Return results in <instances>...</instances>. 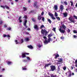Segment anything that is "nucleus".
Returning a JSON list of instances; mask_svg holds the SVG:
<instances>
[{
  "mask_svg": "<svg viewBox=\"0 0 77 77\" xmlns=\"http://www.w3.org/2000/svg\"><path fill=\"white\" fill-rule=\"evenodd\" d=\"M41 33L42 35H43V36L44 39H45V41L46 39L47 41L48 40V39L47 38V37H46L47 36V34L48 33V32L45 30V29H42L41 31Z\"/></svg>",
  "mask_w": 77,
  "mask_h": 77,
  "instance_id": "f257e3e1",
  "label": "nucleus"
},
{
  "mask_svg": "<svg viewBox=\"0 0 77 77\" xmlns=\"http://www.w3.org/2000/svg\"><path fill=\"white\" fill-rule=\"evenodd\" d=\"M53 36V35L51 34H50L48 35V40H47L46 39L44 41V44H45V45H46L47 44H48L49 43L51 39V37Z\"/></svg>",
  "mask_w": 77,
  "mask_h": 77,
  "instance_id": "f03ea898",
  "label": "nucleus"
},
{
  "mask_svg": "<svg viewBox=\"0 0 77 77\" xmlns=\"http://www.w3.org/2000/svg\"><path fill=\"white\" fill-rule=\"evenodd\" d=\"M65 29H66V26L63 24L62 25V26H60L59 30L62 33H65Z\"/></svg>",
  "mask_w": 77,
  "mask_h": 77,
  "instance_id": "7ed1b4c3",
  "label": "nucleus"
},
{
  "mask_svg": "<svg viewBox=\"0 0 77 77\" xmlns=\"http://www.w3.org/2000/svg\"><path fill=\"white\" fill-rule=\"evenodd\" d=\"M69 20L70 21V23H75V20L74 19H73V18L72 17H69Z\"/></svg>",
  "mask_w": 77,
  "mask_h": 77,
  "instance_id": "20e7f679",
  "label": "nucleus"
},
{
  "mask_svg": "<svg viewBox=\"0 0 77 77\" xmlns=\"http://www.w3.org/2000/svg\"><path fill=\"white\" fill-rule=\"evenodd\" d=\"M48 14L50 16L51 18H52V20H56V18L53 16V14H51L50 12H48Z\"/></svg>",
  "mask_w": 77,
  "mask_h": 77,
  "instance_id": "39448f33",
  "label": "nucleus"
},
{
  "mask_svg": "<svg viewBox=\"0 0 77 77\" xmlns=\"http://www.w3.org/2000/svg\"><path fill=\"white\" fill-rule=\"evenodd\" d=\"M33 6L34 7V8H36V9L38 8V2H36L34 3Z\"/></svg>",
  "mask_w": 77,
  "mask_h": 77,
  "instance_id": "423d86ee",
  "label": "nucleus"
},
{
  "mask_svg": "<svg viewBox=\"0 0 77 77\" xmlns=\"http://www.w3.org/2000/svg\"><path fill=\"white\" fill-rule=\"evenodd\" d=\"M50 67L52 71H54L56 69V67L54 66H51Z\"/></svg>",
  "mask_w": 77,
  "mask_h": 77,
  "instance_id": "0eeeda50",
  "label": "nucleus"
},
{
  "mask_svg": "<svg viewBox=\"0 0 77 77\" xmlns=\"http://www.w3.org/2000/svg\"><path fill=\"white\" fill-rule=\"evenodd\" d=\"M27 20H24V26H25V28H27L28 27L27 25H26V24H27Z\"/></svg>",
  "mask_w": 77,
  "mask_h": 77,
  "instance_id": "6e6552de",
  "label": "nucleus"
},
{
  "mask_svg": "<svg viewBox=\"0 0 77 77\" xmlns=\"http://www.w3.org/2000/svg\"><path fill=\"white\" fill-rule=\"evenodd\" d=\"M0 7H1V8H3L4 9H5V8L6 9H9V7L8 6H7V5H5V6H3L2 5H1Z\"/></svg>",
  "mask_w": 77,
  "mask_h": 77,
  "instance_id": "1a4fd4ad",
  "label": "nucleus"
},
{
  "mask_svg": "<svg viewBox=\"0 0 77 77\" xmlns=\"http://www.w3.org/2000/svg\"><path fill=\"white\" fill-rule=\"evenodd\" d=\"M60 9L61 10V12H62L63 11V10L64 9L63 5H61L60 7Z\"/></svg>",
  "mask_w": 77,
  "mask_h": 77,
  "instance_id": "9d476101",
  "label": "nucleus"
},
{
  "mask_svg": "<svg viewBox=\"0 0 77 77\" xmlns=\"http://www.w3.org/2000/svg\"><path fill=\"white\" fill-rule=\"evenodd\" d=\"M53 9H54V10L57 11V9H58L57 5H54L53 7Z\"/></svg>",
  "mask_w": 77,
  "mask_h": 77,
  "instance_id": "9b49d317",
  "label": "nucleus"
},
{
  "mask_svg": "<svg viewBox=\"0 0 77 77\" xmlns=\"http://www.w3.org/2000/svg\"><path fill=\"white\" fill-rule=\"evenodd\" d=\"M51 65V63H49L48 64H46L44 66V68H46V67H48L49 66H50V65Z\"/></svg>",
  "mask_w": 77,
  "mask_h": 77,
  "instance_id": "f8f14e48",
  "label": "nucleus"
},
{
  "mask_svg": "<svg viewBox=\"0 0 77 77\" xmlns=\"http://www.w3.org/2000/svg\"><path fill=\"white\" fill-rule=\"evenodd\" d=\"M68 77H71L72 74L71 72H68Z\"/></svg>",
  "mask_w": 77,
  "mask_h": 77,
  "instance_id": "ddd939ff",
  "label": "nucleus"
},
{
  "mask_svg": "<svg viewBox=\"0 0 77 77\" xmlns=\"http://www.w3.org/2000/svg\"><path fill=\"white\" fill-rule=\"evenodd\" d=\"M26 57V53H24L22 54V58H24V57Z\"/></svg>",
  "mask_w": 77,
  "mask_h": 77,
  "instance_id": "4468645a",
  "label": "nucleus"
},
{
  "mask_svg": "<svg viewBox=\"0 0 77 77\" xmlns=\"http://www.w3.org/2000/svg\"><path fill=\"white\" fill-rule=\"evenodd\" d=\"M54 55L55 56L54 57V59H57V57H59V55L57 54H55Z\"/></svg>",
  "mask_w": 77,
  "mask_h": 77,
  "instance_id": "2eb2a0df",
  "label": "nucleus"
},
{
  "mask_svg": "<svg viewBox=\"0 0 77 77\" xmlns=\"http://www.w3.org/2000/svg\"><path fill=\"white\" fill-rule=\"evenodd\" d=\"M34 28L36 30H38V25H35L34 26Z\"/></svg>",
  "mask_w": 77,
  "mask_h": 77,
  "instance_id": "dca6fc26",
  "label": "nucleus"
},
{
  "mask_svg": "<svg viewBox=\"0 0 77 77\" xmlns=\"http://www.w3.org/2000/svg\"><path fill=\"white\" fill-rule=\"evenodd\" d=\"M64 17H66L68 16V13L67 12L63 13Z\"/></svg>",
  "mask_w": 77,
  "mask_h": 77,
  "instance_id": "f3484780",
  "label": "nucleus"
},
{
  "mask_svg": "<svg viewBox=\"0 0 77 77\" xmlns=\"http://www.w3.org/2000/svg\"><path fill=\"white\" fill-rule=\"evenodd\" d=\"M27 47L28 48H30V49H32V48H33V46H32V45H29L27 46Z\"/></svg>",
  "mask_w": 77,
  "mask_h": 77,
  "instance_id": "a211bd4d",
  "label": "nucleus"
},
{
  "mask_svg": "<svg viewBox=\"0 0 77 77\" xmlns=\"http://www.w3.org/2000/svg\"><path fill=\"white\" fill-rule=\"evenodd\" d=\"M59 60H58L57 61L59 62H62V61H63V59H62V58H60L59 59Z\"/></svg>",
  "mask_w": 77,
  "mask_h": 77,
  "instance_id": "6ab92c4d",
  "label": "nucleus"
},
{
  "mask_svg": "<svg viewBox=\"0 0 77 77\" xmlns=\"http://www.w3.org/2000/svg\"><path fill=\"white\" fill-rule=\"evenodd\" d=\"M23 70H27V68L26 66H24L22 67Z\"/></svg>",
  "mask_w": 77,
  "mask_h": 77,
  "instance_id": "aec40b11",
  "label": "nucleus"
},
{
  "mask_svg": "<svg viewBox=\"0 0 77 77\" xmlns=\"http://www.w3.org/2000/svg\"><path fill=\"white\" fill-rule=\"evenodd\" d=\"M70 3H71V6H74V3H73V2H72V1H70Z\"/></svg>",
  "mask_w": 77,
  "mask_h": 77,
  "instance_id": "412c9836",
  "label": "nucleus"
},
{
  "mask_svg": "<svg viewBox=\"0 0 77 77\" xmlns=\"http://www.w3.org/2000/svg\"><path fill=\"white\" fill-rule=\"evenodd\" d=\"M43 27H44L45 28L44 29H45V26H44V25H42L41 26V27H40V29H42V28H43Z\"/></svg>",
  "mask_w": 77,
  "mask_h": 77,
  "instance_id": "4be33fe9",
  "label": "nucleus"
},
{
  "mask_svg": "<svg viewBox=\"0 0 77 77\" xmlns=\"http://www.w3.org/2000/svg\"><path fill=\"white\" fill-rule=\"evenodd\" d=\"M7 64L9 65H11L12 64V62L10 61H8L7 62Z\"/></svg>",
  "mask_w": 77,
  "mask_h": 77,
  "instance_id": "5701e85b",
  "label": "nucleus"
},
{
  "mask_svg": "<svg viewBox=\"0 0 77 77\" xmlns=\"http://www.w3.org/2000/svg\"><path fill=\"white\" fill-rule=\"evenodd\" d=\"M23 11H26L27 10V8L24 7H23Z\"/></svg>",
  "mask_w": 77,
  "mask_h": 77,
  "instance_id": "b1692460",
  "label": "nucleus"
},
{
  "mask_svg": "<svg viewBox=\"0 0 77 77\" xmlns=\"http://www.w3.org/2000/svg\"><path fill=\"white\" fill-rule=\"evenodd\" d=\"M57 77V76L56 75H54L53 74L51 75V77Z\"/></svg>",
  "mask_w": 77,
  "mask_h": 77,
  "instance_id": "393cba45",
  "label": "nucleus"
},
{
  "mask_svg": "<svg viewBox=\"0 0 77 77\" xmlns=\"http://www.w3.org/2000/svg\"><path fill=\"white\" fill-rule=\"evenodd\" d=\"M3 23V21L2 20H0V25H2Z\"/></svg>",
  "mask_w": 77,
  "mask_h": 77,
  "instance_id": "a878e982",
  "label": "nucleus"
},
{
  "mask_svg": "<svg viewBox=\"0 0 77 77\" xmlns=\"http://www.w3.org/2000/svg\"><path fill=\"white\" fill-rule=\"evenodd\" d=\"M15 42L16 43V44H19V42H18L17 40H15Z\"/></svg>",
  "mask_w": 77,
  "mask_h": 77,
  "instance_id": "bb28decb",
  "label": "nucleus"
},
{
  "mask_svg": "<svg viewBox=\"0 0 77 77\" xmlns=\"http://www.w3.org/2000/svg\"><path fill=\"white\" fill-rule=\"evenodd\" d=\"M31 20H32V21H33V22H35V21H36L35 20V19L34 18V17H32V18H31Z\"/></svg>",
  "mask_w": 77,
  "mask_h": 77,
  "instance_id": "cd10ccee",
  "label": "nucleus"
},
{
  "mask_svg": "<svg viewBox=\"0 0 77 77\" xmlns=\"http://www.w3.org/2000/svg\"><path fill=\"white\" fill-rule=\"evenodd\" d=\"M48 21L50 24L51 23V20H50V19H48Z\"/></svg>",
  "mask_w": 77,
  "mask_h": 77,
  "instance_id": "c85d7f7f",
  "label": "nucleus"
},
{
  "mask_svg": "<svg viewBox=\"0 0 77 77\" xmlns=\"http://www.w3.org/2000/svg\"><path fill=\"white\" fill-rule=\"evenodd\" d=\"M42 17H41V15H40L39 16V20H41L42 19Z\"/></svg>",
  "mask_w": 77,
  "mask_h": 77,
  "instance_id": "c756f323",
  "label": "nucleus"
},
{
  "mask_svg": "<svg viewBox=\"0 0 77 77\" xmlns=\"http://www.w3.org/2000/svg\"><path fill=\"white\" fill-rule=\"evenodd\" d=\"M7 30H11V28L9 27V28H7L6 29Z\"/></svg>",
  "mask_w": 77,
  "mask_h": 77,
  "instance_id": "7c9ffc66",
  "label": "nucleus"
},
{
  "mask_svg": "<svg viewBox=\"0 0 77 77\" xmlns=\"http://www.w3.org/2000/svg\"><path fill=\"white\" fill-rule=\"evenodd\" d=\"M71 30H70V29H67V32H68V33H70Z\"/></svg>",
  "mask_w": 77,
  "mask_h": 77,
  "instance_id": "2f4dec72",
  "label": "nucleus"
},
{
  "mask_svg": "<svg viewBox=\"0 0 77 77\" xmlns=\"http://www.w3.org/2000/svg\"><path fill=\"white\" fill-rule=\"evenodd\" d=\"M34 12V11L31 10L30 11H29V14H31V13H33V12Z\"/></svg>",
  "mask_w": 77,
  "mask_h": 77,
  "instance_id": "473e14b6",
  "label": "nucleus"
},
{
  "mask_svg": "<svg viewBox=\"0 0 77 77\" xmlns=\"http://www.w3.org/2000/svg\"><path fill=\"white\" fill-rule=\"evenodd\" d=\"M25 40L26 42H27V41H29V38H25Z\"/></svg>",
  "mask_w": 77,
  "mask_h": 77,
  "instance_id": "72a5a7b5",
  "label": "nucleus"
},
{
  "mask_svg": "<svg viewBox=\"0 0 77 77\" xmlns=\"http://www.w3.org/2000/svg\"><path fill=\"white\" fill-rule=\"evenodd\" d=\"M56 18H57V20L59 21H60V18L59 17H56Z\"/></svg>",
  "mask_w": 77,
  "mask_h": 77,
  "instance_id": "f704fd0d",
  "label": "nucleus"
},
{
  "mask_svg": "<svg viewBox=\"0 0 77 77\" xmlns=\"http://www.w3.org/2000/svg\"><path fill=\"white\" fill-rule=\"evenodd\" d=\"M55 17H57V16H58V14L56 12L55 13Z\"/></svg>",
  "mask_w": 77,
  "mask_h": 77,
  "instance_id": "c9c22d12",
  "label": "nucleus"
},
{
  "mask_svg": "<svg viewBox=\"0 0 77 77\" xmlns=\"http://www.w3.org/2000/svg\"><path fill=\"white\" fill-rule=\"evenodd\" d=\"M64 3L65 5H68V2H67L66 1L64 2Z\"/></svg>",
  "mask_w": 77,
  "mask_h": 77,
  "instance_id": "e433bc0d",
  "label": "nucleus"
},
{
  "mask_svg": "<svg viewBox=\"0 0 77 77\" xmlns=\"http://www.w3.org/2000/svg\"><path fill=\"white\" fill-rule=\"evenodd\" d=\"M42 20L43 22H44V20H45V18H44V17H42Z\"/></svg>",
  "mask_w": 77,
  "mask_h": 77,
  "instance_id": "4c0bfd02",
  "label": "nucleus"
},
{
  "mask_svg": "<svg viewBox=\"0 0 77 77\" xmlns=\"http://www.w3.org/2000/svg\"><path fill=\"white\" fill-rule=\"evenodd\" d=\"M53 31H54V32H56V28L53 27Z\"/></svg>",
  "mask_w": 77,
  "mask_h": 77,
  "instance_id": "58836bf2",
  "label": "nucleus"
},
{
  "mask_svg": "<svg viewBox=\"0 0 77 77\" xmlns=\"http://www.w3.org/2000/svg\"><path fill=\"white\" fill-rule=\"evenodd\" d=\"M73 17L75 18V19H76V20H77V17L76 16H75V15H73Z\"/></svg>",
  "mask_w": 77,
  "mask_h": 77,
  "instance_id": "ea45409f",
  "label": "nucleus"
},
{
  "mask_svg": "<svg viewBox=\"0 0 77 77\" xmlns=\"http://www.w3.org/2000/svg\"><path fill=\"white\" fill-rule=\"evenodd\" d=\"M74 33H77V31L76 30H74L73 31Z\"/></svg>",
  "mask_w": 77,
  "mask_h": 77,
  "instance_id": "a19ab883",
  "label": "nucleus"
},
{
  "mask_svg": "<svg viewBox=\"0 0 77 77\" xmlns=\"http://www.w3.org/2000/svg\"><path fill=\"white\" fill-rule=\"evenodd\" d=\"M23 18H25V19H27V16L25 15L24 16V17H23Z\"/></svg>",
  "mask_w": 77,
  "mask_h": 77,
  "instance_id": "79ce46f5",
  "label": "nucleus"
},
{
  "mask_svg": "<svg viewBox=\"0 0 77 77\" xmlns=\"http://www.w3.org/2000/svg\"><path fill=\"white\" fill-rule=\"evenodd\" d=\"M27 60H30V57H26Z\"/></svg>",
  "mask_w": 77,
  "mask_h": 77,
  "instance_id": "37998d69",
  "label": "nucleus"
},
{
  "mask_svg": "<svg viewBox=\"0 0 77 77\" xmlns=\"http://www.w3.org/2000/svg\"><path fill=\"white\" fill-rule=\"evenodd\" d=\"M20 41H21V43L22 44V43H23L24 42V41L23 40V39H21L20 40Z\"/></svg>",
  "mask_w": 77,
  "mask_h": 77,
  "instance_id": "c03bdc74",
  "label": "nucleus"
},
{
  "mask_svg": "<svg viewBox=\"0 0 77 77\" xmlns=\"http://www.w3.org/2000/svg\"><path fill=\"white\" fill-rule=\"evenodd\" d=\"M60 67H59V66H58L57 68L58 71H60Z\"/></svg>",
  "mask_w": 77,
  "mask_h": 77,
  "instance_id": "a18cd8bd",
  "label": "nucleus"
},
{
  "mask_svg": "<svg viewBox=\"0 0 77 77\" xmlns=\"http://www.w3.org/2000/svg\"><path fill=\"white\" fill-rule=\"evenodd\" d=\"M23 62H27V60H23Z\"/></svg>",
  "mask_w": 77,
  "mask_h": 77,
  "instance_id": "49530a36",
  "label": "nucleus"
},
{
  "mask_svg": "<svg viewBox=\"0 0 77 77\" xmlns=\"http://www.w3.org/2000/svg\"><path fill=\"white\" fill-rule=\"evenodd\" d=\"M66 66H64L63 68V69H64V70H66Z\"/></svg>",
  "mask_w": 77,
  "mask_h": 77,
  "instance_id": "de8ad7c7",
  "label": "nucleus"
},
{
  "mask_svg": "<svg viewBox=\"0 0 77 77\" xmlns=\"http://www.w3.org/2000/svg\"><path fill=\"white\" fill-rule=\"evenodd\" d=\"M60 38L61 39H64V37L62 36L60 37Z\"/></svg>",
  "mask_w": 77,
  "mask_h": 77,
  "instance_id": "09e8293b",
  "label": "nucleus"
},
{
  "mask_svg": "<svg viewBox=\"0 0 77 77\" xmlns=\"http://www.w3.org/2000/svg\"><path fill=\"white\" fill-rule=\"evenodd\" d=\"M4 27H5V28L7 27V25H6V24H5L4 25Z\"/></svg>",
  "mask_w": 77,
  "mask_h": 77,
  "instance_id": "8fccbe9b",
  "label": "nucleus"
},
{
  "mask_svg": "<svg viewBox=\"0 0 77 77\" xmlns=\"http://www.w3.org/2000/svg\"><path fill=\"white\" fill-rule=\"evenodd\" d=\"M44 11H42L41 13V15L42 16V15H44Z\"/></svg>",
  "mask_w": 77,
  "mask_h": 77,
  "instance_id": "3c124183",
  "label": "nucleus"
},
{
  "mask_svg": "<svg viewBox=\"0 0 77 77\" xmlns=\"http://www.w3.org/2000/svg\"><path fill=\"white\" fill-rule=\"evenodd\" d=\"M75 64H77V59H76L75 60Z\"/></svg>",
  "mask_w": 77,
  "mask_h": 77,
  "instance_id": "603ef678",
  "label": "nucleus"
},
{
  "mask_svg": "<svg viewBox=\"0 0 77 77\" xmlns=\"http://www.w3.org/2000/svg\"><path fill=\"white\" fill-rule=\"evenodd\" d=\"M7 38H10L11 36H10V35H7Z\"/></svg>",
  "mask_w": 77,
  "mask_h": 77,
  "instance_id": "864d4df0",
  "label": "nucleus"
},
{
  "mask_svg": "<svg viewBox=\"0 0 77 77\" xmlns=\"http://www.w3.org/2000/svg\"><path fill=\"white\" fill-rule=\"evenodd\" d=\"M73 37L74 38H77V36L75 35H74Z\"/></svg>",
  "mask_w": 77,
  "mask_h": 77,
  "instance_id": "5fc2aeb1",
  "label": "nucleus"
},
{
  "mask_svg": "<svg viewBox=\"0 0 77 77\" xmlns=\"http://www.w3.org/2000/svg\"><path fill=\"white\" fill-rule=\"evenodd\" d=\"M7 36V35H6L5 34L3 35V36L4 38H5V37H6Z\"/></svg>",
  "mask_w": 77,
  "mask_h": 77,
  "instance_id": "6e6d98bb",
  "label": "nucleus"
},
{
  "mask_svg": "<svg viewBox=\"0 0 77 77\" xmlns=\"http://www.w3.org/2000/svg\"><path fill=\"white\" fill-rule=\"evenodd\" d=\"M21 16H20L19 18V19H18V20H21Z\"/></svg>",
  "mask_w": 77,
  "mask_h": 77,
  "instance_id": "4d7b16f0",
  "label": "nucleus"
},
{
  "mask_svg": "<svg viewBox=\"0 0 77 77\" xmlns=\"http://www.w3.org/2000/svg\"><path fill=\"white\" fill-rule=\"evenodd\" d=\"M27 30L30 31V28H29L27 29Z\"/></svg>",
  "mask_w": 77,
  "mask_h": 77,
  "instance_id": "13d9d810",
  "label": "nucleus"
},
{
  "mask_svg": "<svg viewBox=\"0 0 77 77\" xmlns=\"http://www.w3.org/2000/svg\"><path fill=\"white\" fill-rule=\"evenodd\" d=\"M66 76H68V72L66 73Z\"/></svg>",
  "mask_w": 77,
  "mask_h": 77,
  "instance_id": "bf43d9fd",
  "label": "nucleus"
},
{
  "mask_svg": "<svg viewBox=\"0 0 77 77\" xmlns=\"http://www.w3.org/2000/svg\"><path fill=\"white\" fill-rule=\"evenodd\" d=\"M5 70V69L4 68H3L2 69V71H4Z\"/></svg>",
  "mask_w": 77,
  "mask_h": 77,
  "instance_id": "052dcab7",
  "label": "nucleus"
},
{
  "mask_svg": "<svg viewBox=\"0 0 77 77\" xmlns=\"http://www.w3.org/2000/svg\"><path fill=\"white\" fill-rule=\"evenodd\" d=\"M26 35H29V32H26Z\"/></svg>",
  "mask_w": 77,
  "mask_h": 77,
  "instance_id": "680f3d73",
  "label": "nucleus"
},
{
  "mask_svg": "<svg viewBox=\"0 0 77 77\" xmlns=\"http://www.w3.org/2000/svg\"><path fill=\"white\" fill-rule=\"evenodd\" d=\"M19 20V21L20 23H21V22H22V20Z\"/></svg>",
  "mask_w": 77,
  "mask_h": 77,
  "instance_id": "e2e57ef3",
  "label": "nucleus"
},
{
  "mask_svg": "<svg viewBox=\"0 0 77 77\" xmlns=\"http://www.w3.org/2000/svg\"><path fill=\"white\" fill-rule=\"evenodd\" d=\"M42 46V45H41L40 44L39 45V48H40V47H41Z\"/></svg>",
  "mask_w": 77,
  "mask_h": 77,
  "instance_id": "0e129e2a",
  "label": "nucleus"
},
{
  "mask_svg": "<svg viewBox=\"0 0 77 77\" xmlns=\"http://www.w3.org/2000/svg\"><path fill=\"white\" fill-rule=\"evenodd\" d=\"M74 75V73H72V75Z\"/></svg>",
  "mask_w": 77,
  "mask_h": 77,
  "instance_id": "69168bd1",
  "label": "nucleus"
},
{
  "mask_svg": "<svg viewBox=\"0 0 77 77\" xmlns=\"http://www.w3.org/2000/svg\"><path fill=\"white\" fill-rule=\"evenodd\" d=\"M25 54L29 55V53H25Z\"/></svg>",
  "mask_w": 77,
  "mask_h": 77,
  "instance_id": "338daca9",
  "label": "nucleus"
},
{
  "mask_svg": "<svg viewBox=\"0 0 77 77\" xmlns=\"http://www.w3.org/2000/svg\"><path fill=\"white\" fill-rule=\"evenodd\" d=\"M75 6V7H77V3H76Z\"/></svg>",
  "mask_w": 77,
  "mask_h": 77,
  "instance_id": "774afa93",
  "label": "nucleus"
}]
</instances>
